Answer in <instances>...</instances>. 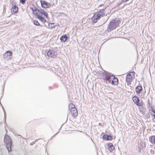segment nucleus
I'll list each match as a JSON object with an SVG mask.
<instances>
[{"mask_svg":"<svg viewBox=\"0 0 155 155\" xmlns=\"http://www.w3.org/2000/svg\"><path fill=\"white\" fill-rule=\"evenodd\" d=\"M120 22V20L118 18L112 20L108 25L107 31L109 32L111 30L114 29L118 26Z\"/></svg>","mask_w":155,"mask_h":155,"instance_id":"nucleus-1","label":"nucleus"},{"mask_svg":"<svg viewBox=\"0 0 155 155\" xmlns=\"http://www.w3.org/2000/svg\"><path fill=\"white\" fill-rule=\"evenodd\" d=\"M104 10L102 9L99 12L95 13L92 18L91 19L92 22L94 23H96L101 17L104 15Z\"/></svg>","mask_w":155,"mask_h":155,"instance_id":"nucleus-2","label":"nucleus"},{"mask_svg":"<svg viewBox=\"0 0 155 155\" xmlns=\"http://www.w3.org/2000/svg\"><path fill=\"white\" fill-rule=\"evenodd\" d=\"M4 142L6 144V147L8 151H11L12 141L9 136H5L4 138Z\"/></svg>","mask_w":155,"mask_h":155,"instance_id":"nucleus-3","label":"nucleus"},{"mask_svg":"<svg viewBox=\"0 0 155 155\" xmlns=\"http://www.w3.org/2000/svg\"><path fill=\"white\" fill-rule=\"evenodd\" d=\"M69 109L70 110L72 116L74 117H77L78 114V110L75 107L74 105L72 104H69Z\"/></svg>","mask_w":155,"mask_h":155,"instance_id":"nucleus-4","label":"nucleus"},{"mask_svg":"<svg viewBox=\"0 0 155 155\" xmlns=\"http://www.w3.org/2000/svg\"><path fill=\"white\" fill-rule=\"evenodd\" d=\"M43 15H44V17H47L48 16L47 12L44 10L41 9H38L37 12L35 14L36 18L37 17H39V16H42Z\"/></svg>","mask_w":155,"mask_h":155,"instance_id":"nucleus-5","label":"nucleus"},{"mask_svg":"<svg viewBox=\"0 0 155 155\" xmlns=\"http://www.w3.org/2000/svg\"><path fill=\"white\" fill-rule=\"evenodd\" d=\"M103 79L104 80L107 81L109 83H110L111 80L113 79L112 75H110L109 73L107 72L103 73Z\"/></svg>","mask_w":155,"mask_h":155,"instance_id":"nucleus-6","label":"nucleus"},{"mask_svg":"<svg viewBox=\"0 0 155 155\" xmlns=\"http://www.w3.org/2000/svg\"><path fill=\"white\" fill-rule=\"evenodd\" d=\"M12 53L10 51H7L3 55V58L5 59L9 60L11 59L12 57Z\"/></svg>","mask_w":155,"mask_h":155,"instance_id":"nucleus-7","label":"nucleus"},{"mask_svg":"<svg viewBox=\"0 0 155 155\" xmlns=\"http://www.w3.org/2000/svg\"><path fill=\"white\" fill-rule=\"evenodd\" d=\"M133 100L134 102L138 106H141L142 105V101H140L139 98L136 96L133 97Z\"/></svg>","mask_w":155,"mask_h":155,"instance_id":"nucleus-8","label":"nucleus"},{"mask_svg":"<svg viewBox=\"0 0 155 155\" xmlns=\"http://www.w3.org/2000/svg\"><path fill=\"white\" fill-rule=\"evenodd\" d=\"M57 55V52L53 50H49L47 53V55L50 57L54 58Z\"/></svg>","mask_w":155,"mask_h":155,"instance_id":"nucleus-9","label":"nucleus"},{"mask_svg":"<svg viewBox=\"0 0 155 155\" xmlns=\"http://www.w3.org/2000/svg\"><path fill=\"white\" fill-rule=\"evenodd\" d=\"M41 5L42 7L45 8H49L51 6L50 4L45 1H41Z\"/></svg>","mask_w":155,"mask_h":155,"instance_id":"nucleus-10","label":"nucleus"},{"mask_svg":"<svg viewBox=\"0 0 155 155\" xmlns=\"http://www.w3.org/2000/svg\"><path fill=\"white\" fill-rule=\"evenodd\" d=\"M113 80L111 81V83L112 84L117 85L118 83V80L114 75H112Z\"/></svg>","mask_w":155,"mask_h":155,"instance_id":"nucleus-11","label":"nucleus"},{"mask_svg":"<svg viewBox=\"0 0 155 155\" xmlns=\"http://www.w3.org/2000/svg\"><path fill=\"white\" fill-rule=\"evenodd\" d=\"M103 138L104 140H112V137L110 135H109L107 134H105L103 136Z\"/></svg>","mask_w":155,"mask_h":155,"instance_id":"nucleus-12","label":"nucleus"},{"mask_svg":"<svg viewBox=\"0 0 155 155\" xmlns=\"http://www.w3.org/2000/svg\"><path fill=\"white\" fill-rule=\"evenodd\" d=\"M142 90V87L138 85L136 88V91L138 94H140Z\"/></svg>","mask_w":155,"mask_h":155,"instance_id":"nucleus-13","label":"nucleus"},{"mask_svg":"<svg viewBox=\"0 0 155 155\" xmlns=\"http://www.w3.org/2000/svg\"><path fill=\"white\" fill-rule=\"evenodd\" d=\"M132 78V77H127L126 76V81L128 85H130L131 84Z\"/></svg>","mask_w":155,"mask_h":155,"instance_id":"nucleus-14","label":"nucleus"},{"mask_svg":"<svg viewBox=\"0 0 155 155\" xmlns=\"http://www.w3.org/2000/svg\"><path fill=\"white\" fill-rule=\"evenodd\" d=\"M18 7L15 5H14L11 8V11L14 13H17L18 11Z\"/></svg>","mask_w":155,"mask_h":155,"instance_id":"nucleus-15","label":"nucleus"},{"mask_svg":"<svg viewBox=\"0 0 155 155\" xmlns=\"http://www.w3.org/2000/svg\"><path fill=\"white\" fill-rule=\"evenodd\" d=\"M61 41L64 42H65L68 39V37L67 35H62L60 38Z\"/></svg>","mask_w":155,"mask_h":155,"instance_id":"nucleus-16","label":"nucleus"},{"mask_svg":"<svg viewBox=\"0 0 155 155\" xmlns=\"http://www.w3.org/2000/svg\"><path fill=\"white\" fill-rule=\"evenodd\" d=\"M108 150L110 152L112 151L114 149V147L113 146L112 143L108 144Z\"/></svg>","mask_w":155,"mask_h":155,"instance_id":"nucleus-17","label":"nucleus"},{"mask_svg":"<svg viewBox=\"0 0 155 155\" xmlns=\"http://www.w3.org/2000/svg\"><path fill=\"white\" fill-rule=\"evenodd\" d=\"M150 113L153 117V120L154 122H155V111L153 110L152 109L150 111Z\"/></svg>","mask_w":155,"mask_h":155,"instance_id":"nucleus-18","label":"nucleus"},{"mask_svg":"<svg viewBox=\"0 0 155 155\" xmlns=\"http://www.w3.org/2000/svg\"><path fill=\"white\" fill-rule=\"evenodd\" d=\"M149 140L152 143H154L155 144V135L151 136L149 139Z\"/></svg>","mask_w":155,"mask_h":155,"instance_id":"nucleus-19","label":"nucleus"},{"mask_svg":"<svg viewBox=\"0 0 155 155\" xmlns=\"http://www.w3.org/2000/svg\"><path fill=\"white\" fill-rule=\"evenodd\" d=\"M37 18L43 22H44L46 21V20H45V18L42 16H39V17H37Z\"/></svg>","mask_w":155,"mask_h":155,"instance_id":"nucleus-20","label":"nucleus"},{"mask_svg":"<svg viewBox=\"0 0 155 155\" xmlns=\"http://www.w3.org/2000/svg\"><path fill=\"white\" fill-rule=\"evenodd\" d=\"M48 27L51 28H54L55 26L54 25V23H50L48 24Z\"/></svg>","mask_w":155,"mask_h":155,"instance_id":"nucleus-21","label":"nucleus"},{"mask_svg":"<svg viewBox=\"0 0 155 155\" xmlns=\"http://www.w3.org/2000/svg\"><path fill=\"white\" fill-rule=\"evenodd\" d=\"M34 24L36 25H39L40 24L38 22V21L37 20H35L34 21Z\"/></svg>","mask_w":155,"mask_h":155,"instance_id":"nucleus-22","label":"nucleus"},{"mask_svg":"<svg viewBox=\"0 0 155 155\" xmlns=\"http://www.w3.org/2000/svg\"><path fill=\"white\" fill-rule=\"evenodd\" d=\"M31 9L33 12H34L35 11L37 12L38 10V8L36 7L35 8H31Z\"/></svg>","mask_w":155,"mask_h":155,"instance_id":"nucleus-23","label":"nucleus"},{"mask_svg":"<svg viewBox=\"0 0 155 155\" xmlns=\"http://www.w3.org/2000/svg\"><path fill=\"white\" fill-rule=\"evenodd\" d=\"M133 73V74H134L135 73V72H131L129 73H128V74H127V77H132L131 76V73Z\"/></svg>","mask_w":155,"mask_h":155,"instance_id":"nucleus-24","label":"nucleus"},{"mask_svg":"<svg viewBox=\"0 0 155 155\" xmlns=\"http://www.w3.org/2000/svg\"><path fill=\"white\" fill-rule=\"evenodd\" d=\"M20 2L22 4L24 5L25 3L26 0H20Z\"/></svg>","mask_w":155,"mask_h":155,"instance_id":"nucleus-25","label":"nucleus"},{"mask_svg":"<svg viewBox=\"0 0 155 155\" xmlns=\"http://www.w3.org/2000/svg\"><path fill=\"white\" fill-rule=\"evenodd\" d=\"M3 111H4V117H5V122H6V112H5V110H4V109H3Z\"/></svg>","mask_w":155,"mask_h":155,"instance_id":"nucleus-26","label":"nucleus"},{"mask_svg":"<svg viewBox=\"0 0 155 155\" xmlns=\"http://www.w3.org/2000/svg\"><path fill=\"white\" fill-rule=\"evenodd\" d=\"M36 141V140L35 141H33V142H32V143H31L30 144L31 145H33L34 143H35Z\"/></svg>","mask_w":155,"mask_h":155,"instance_id":"nucleus-27","label":"nucleus"},{"mask_svg":"<svg viewBox=\"0 0 155 155\" xmlns=\"http://www.w3.org/2000/svg\"><path fill=\"white\" fill-rule=\"evenodd\" d=\"M129 0H122V1L123 2H126L128 1Z\"/></svg>","mask_w":155,"mask_h":155,"instance_id":"nucleus-28","label":"nucleus"},{"mask_svg":"<svg viewBox=\"0 0 155 155\" xmlns=\"http://www.w3.org/2000/svg\"><path fill=\"white\" fill-rule=\"evenodd\" d=\"M102 5H100L99 6H102Z\"/></svg>","mask_w":155,"mask_h":155,"instance_id":"nucleus-29","label":"nucleus"}]
</instances>
